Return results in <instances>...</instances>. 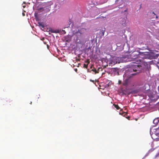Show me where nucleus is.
<instances>
[{
  "instance_id": "7",
  "label": "nucleus",
  "mask_w": 159,
  "mask_h": 159,
  "mask_svg": "<svg viewBox=\"0 0 159 159\" xmlns=\"http://www.w3.org/2000/svg\"><path fill=\"white\" fill-rule=\"evenodd\" d=\"M38 24L40 28L41 29L42 28L44 29L45 28V25L43 22H38Z\"/></svg>"
},
{
  "instance_id": "24",
  "label": "nucleus",
  "mask_w": 159,
  "mask_h": 159,
  "mask_svg": "<svg viewBox=\"0 0 159 159\" xmlns=\"http://www.w3.org/2000/svg\"><path fill=\"white\" fill-rule=\"evenodd\" d=\"M31 103H32V102H30V104H31Z\"/></svg>"
},
{
  "instance_id": "10",
  "label": "nucleus",
  "mask_w": 159,
  "mask_h": 159,
  "mask_svg": "<svg viewBox=\"0 0 159 159\" xmlns=\"http://www.w3.org/2000/svg\"><path fill=\"white\" fill-rule=\"evenodd\" d=\"M92 71L95 73V74L98 73V71L97 70L93 67V69L92 70Z\"/></svg>"
},
{
  "instance_id": "8",
  "label": "nucleus",
  "mask_w": 159,
  "mask_h": 159,
  "mask_svg": "<svg viewBox=\"0 0 159 159\" xmlns=\"http://www.w3.org/2000/svg\"><path fill=\"white\" fill-rule=\"evenodd\" d=\"M50 31L51 32L55 33H60V30H57L51 29Z\"/></svg>"
},
{
  "instance_id": "13",
  "label": "nucleus",
  "mask_w": 159,
  "mask_h": 159,
  "mask_svg": "<svg viewBox=\"0 0 159 159\" xmlns=\"http://www.w3.org/2000/svg\"><path fill=\"white\" fill-rule=\"evenodd\" d=\"M137 90H134L133 91V92L135 93H136L137 92Z\"/></svg>"
},
{
  "instance_id": "12",
  "label": "nucleus",
  "mask_w": 159,
  "mask_h": 159,
  "mask_svg": "<svg viewBox=\"0 0 159 159\" xmlns=\"http://www.w3.org/2000/svg\"><path fill=\"white\" fill-rule=\"evenodd\" d=\"M101 34L103 36L104 34V30H102L101 31Z\"/></svg>"
},
{
  "instance_id": "22",
  "label": "nucleus",
  "mask_w": 159,
  "mask_h": 159,
  "mask_svg": "<svg viewBox=\"0 0 159 159\" xmlns=\"http://www.w3.org/2000/svg\"><path fill=\"white\" fill-rule=\"evenodd\" d=\"M70 25H69V26H70Z\"/></svg>"
},
{
  "instance_id": "14",
  "label": "nucleus",
  "mask_w": 159,
  "mask_h": 159,
  "mask_svg": "<svg viewBox=\"0 0 159 159\" xmlns=\"http://www.w3.org/2000/svg\"><path fill=\"white\" fill-rule=\"evenodd\" d=\"M158 156H159V153H158V154H157L155 156L156 157H157Z\"/></svg>"
},
{
  "instance_id": "20",
  "label": "nucleus",
  "mask_w": 159,
  "mask_h": 159,
  "mask_svg": "<svg viewBox=\"0 0 159 159\" xmlns=\"http://www.w3.org/2000/svg\"><path fill=\"white\" fill-rule=\"evenodd\" d=\"M90 81H92V82H93V81L92 80H90Z\"/></svg>"
},
{
  "instance_id": "21",
  "label": "nucleus",
  "mask_w": 159,
  "mask_h": 159,
  "mask_svg": "<svg viewBox=\"0 0 159 159\" xmlns=\"http://www.w3.org/2000/svg\"><path fill=\"white\" fill-rule=\"evenodd\" d=\"M127 11V10H125V11Z\"/></svg>"
},
{
  "instance_id": "25",
  "label": "nucleus",
  "mask_w": 159,
  "mask_h": 159,
  "mask_svg": "<svg viewBox=\"0 0 159 159\" xmlns=\"http://www.w3.org/2000/svg\"><path fill=\"white\" fill-rule=\"evenodd\" d=\"M141 52H143V51H140Z\"/></svg>"
},
{
  "instance_id": "5",
  "label": "nucleus",
  "mask_w": 159,
  "mask_h": 159,
  "mask_svg": "<svg viewBox=\"0 0 159 159\" xmlns=\"http://www.w3.org/2000/svg\"><path fill=\"white\" fill-rule=\"evenodd\" d=\"M153 123L155 124V125L154 126L153 128L157 125H159V118H157L155 119L153 121Z\"/></svg>"
},
{
  "instance_id": "1",
  "label": "nucleus",
  "mask_w": 159,
  "mask_h": 159,
  "mask_svg": "<svg viewBox=\"0 0 159 159\" xmlns=\"http://www.w3.org/2000/svg\"><path fill=\"white\" fill-rule=\"evenodd\" d=\"M148 49V46L145 45V46L141 48H138L132 52L130 57L132 61H134L133 62L134 64H132L131 65V66L125 70L123 75V81L122 82L121 80H119V84L123 85L126 89H130L135 87V83L132 82L131 78L141 72L148 70V66L146 62L139 63L141 62V60L139 59V58L149 59H151L152 58L149 52H141L140 50Z\"/></svg>"
},
{
  "instance_id": "17",
  "label": "nucleus",
  "mask_w": 159,
  "mask_h": 159,
  "mask_svg": "<svg viewBox=\"0 0 159 159\" xmlns=\"http://www.w3.org/2000/svg\"><path fill=\"white\" fill-rule=\"evenodd\" d=\"M22 15L23 16H25V14L23 12L22 13Z\"/></svg>"
},
{
  "instance_id": "15",
  "label": "nucleus",
  "mask_w": 159,
  "mask_h": 159,
  "mask_svg": "<svg viewBox=\"0 0 159 159\" xmlns=\"http://www.w3.org/2000/svg\"><path fill=\"white\" fill-rule=\"evenodd\" d=\"M22 7H23L24 8H25V5H24L23 4H22Z\"/></svg>"
},
{
  "instance_id": "16",
  "label": "nucleus",
  "mask_w": 159,
  "mask_h": 159,
  "mask_svg": "<svg viewBox=\"0 0 159 159\" xmlns=\"http://www.w3.org/2000/svg\"><path fill=\"white\" fill-rule=\"evenodd\" d=\"M152 14H154V15H156V14L154 12H152Z\"/></svg>"
},
{
  "instance_id": "4",
  "label": "nucleus",
  "mask_w": 159,
  "mask_h": 159,
  "mask_svg": "<svg viewBox=\"0 0 159 159\" xmlns=\"http://www.w3.org/2000/svg\"><path fill=\"white\" fill-rule=\"evenodd\" d=\"M127 19V16H125L123 18L120 19V24H121L123 27L125 26L126 25V20Z\"/></svg>"
},
{
  "instance_id": "18",
  "label": "nucleus",
  "mask_w": 159,
  "mask_h": 159,
  "mask_svg": "<svg viewBox=\"0 0 159 159\" xmlns=\"http://www.w3.org/2000/svg\"><path fill=\"white\" fill-rule=\"evenodd\" d=\"M100 69H101V68H98V70H100Z\"/></svg>"
},
{
  "instance_id": "2",
  "label": "nucleus",
  "mask_w": 159,
  "mask_h": 159,
  "mask_svg": "<svg viewBox=\"0 0 159 159\" xmlns=\"http://www.w3.org/2000/svg\"><path fill=\"white\" fill-rule=\"evenodd\" d=\"M85 30L84 28L79 30L75 33L74 35V40L77 43L83 45L84 43V36L83 34V32Z\"/></svg>"
},
{
  "instance_id": "3",
  "label": "nucleus",
  "mask_w": 159,
  "mask_h": 159,
  "mask_svg": "<svg viewBox=\"0 0 159 159\" xmlns=\"http://www.w3.org/2000/svg\"><path fill=\"white\" fill-rule=\"evenodd\" d=\"M102 61L103 62L104 61L107 64H109V65H114L117 63V61H114L113 58L110 59L109 60L103 59L102 60Z\"/></svg>"
},
{
  "instance_id": "19",
  "label": "nucleus",
  "mask_w": 159,
  "mask_h": 159,
  "mask_svg": "<svg viewBox=\"0 0 159 159\" xmlns=\"http://www.w3.org/2000/svg\"><path fill=\"white\" fill-rule=\"evenodd\" d=\"M158 18V16H156V18Z\"/></svg>"
},
{
  "instance_id": "23",
  "label": "nucleus",
  "mask_w": 159,
  "mask_h": 159,
  "mask_svg": "<svg viewBox=\"0 0 159 159\" xmlns=\"http://www.w3.org/2000/svg\"><path fill=\"white\" fill-rule=\"evenodd\" d=\"M75 70V71H76L77 70L76 69V70Z\"/></svg>"
},
{
  "instance_id": "11",
  "label": "nucleus",
  "mask_w": 159,
  "mask_h": 159,
  "mask_svg": "<svg viewBox=\"0 0 159 159\" xmlns=\"http://www.w3.org/2000/svg\"><path fill=\"white\" fill-rule=\"evenodd\" d=\"M60 30V33L61 34H65L66 33V32L65 30Z\"/></svg>"
},
{
  "instance_id": "9",
  "label": "nucleus",
  "mask_w": 159,
  "mask_h": 159,
  "mask_svg": "<svg viewBox=\"0 0 159 159\" xmlns=\"http://www.w3.org/2000/svg\"><path fill=\"white\" fill-rule=\"evenodd\" d=\"M154 150V149H152V148H151V149H150L148 151V152L145 155V157H146L147 156H148V154L149 153H150V152H152V151H153Z\"/></svg>"
},
{
  "instance_id": "6",
  "label": "nucleus",
  "mask_w": 159,
  "mask_h": 159,
  "mask_svg": "<svg viewBox=\"0 0 159 159\" xmlns=\"http://www.w3.org/2000/svg\"><path fill=\"white\" fill-rule=\"evenodd\" d=\"M112 71L116 75H119V70L117 68H113L112 70Z\"/></svg>"
}]
</instances>
